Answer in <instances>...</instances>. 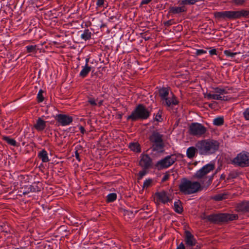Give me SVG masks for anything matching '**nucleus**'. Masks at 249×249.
Returning <instances> with one entry per match:
<instances>
[{"label":"nucleus","instance_id":"nucleus-22","mask_svg":"<svg viewBox=\"0 0 249 249\" xmlns=\"http://www.w3.org/2000/svg\"><path fill=\"white\" fill-rule=\"evenodd\" d=\"M38 157L43 162H47L49 161L48 153L47 151L44 149L40 151L38 153Z\"/></svg>","mask_w":249,"mask_h":249},{"label":"nucleus","instance_id":"nucleus-13","mask_svg":"<svg viewBox=\"0 0 249 249\" xmlns=\"http://www.w3.org/2000/svg\"><path fill=\"white\" fill-rule=\"evenodd\" d=\"M155 196L156 197V200L158 202H161L163 204H165L171 201L167 192L163 190L160 192H156Z\"/></svg>","mask_w":249,"mask_h":249},{"label":"nucleus","instance_id":"nucleus-49","mask_svg":"<svg viewBox=\"0 0 249 249\" xmlns=\"http://www.w3.org/2000/svg\"><path fill=\"white\" fill-rule=\"evenodd\" d=\"M169 175L168 174L165 175L162 178L161 181L165 182L169 179Z\"/></svg>","mask_w":249,"mask_h":249},{"label":"nucleus","instance_id":"nucleus-37","mask_svg":"<svg viewBox=\"0 0 249 249\" xmlns=\"http://www.w3.org/2000/svg\"><path fill=\"white\" fill-rule=\"evenodd\" d=\"M148 169H142V171H141L139 172V174H138V179L139 180L140 179H141L147 173V171H146V170H147Z\"/></svg>","mask_w":249,"mask_h":249},{"label":"nucleus","instance_id":"nucleus-8","mask_svg":"<svg viewBox=\"0 0 249 249\" xmlns=\"http://www.w3.org/2000/svg\"><path fill=\"white\" fill-rule=\"evenodd\" d=\"M214 169V165L212 163L207 164L204 166L200 169L198 170L195 174L194 177L197 179H203L202 181L206 183L208 181V177H206V176L210 173L211 171H213ZM212 176H211V177Z\"/></svg>","mask_w":249,"mask_h":249},{"label":"nucleus","instance_id":"nucleus-56","mask_svg":"<svg viewBox=\"0 0 249 249\" xmlns=\"http://www.w3.org/2000/svg\"><path fill=\"white\" fill-rule=\"evenodd\" d=\"M102 102H103V101H100V102H99V105H101L102 104Z\"/></svg>","mask_w":249,"mask_h":249},{"label":"nucleus","instance_id":"nucleus-14","mask_svg":"<svg viewBox=\"0 0 249 249\" xmlns=\"http://www.w3.org/2000/svg\"><path fill=\"white\" fill-rule=\"evenodd\" d=\"M185 242L187 246L193 247L196 244L194 236L188 231H185Z\"/></svg>","mask_w":249,"mask_h":249},{"label":"nucleus","instance_id":"nucleus-40","mask_svg":"<svg viewBox=\"0 0 249 249\" xmlns=\"http://www.w3.org/2000/svg\"><path fill=\"white\" fill-rule=\"evenodd\" d=\"M215 92L219 94H226L227 93L226 89L219 88H216L215 89Z\"/></svg>","mask_w":249,"mask_h":249},{"label":"nucleus","instance_id":"nucleus-27","mask_svg":"<svg viewBox=\"0 0 249 249\" xmlns=\"http://www.w3.org/2000/svg\"><path fill=\"white\" fill-rule=\"evenodd\" d=\"M202 0H181L180 1V5H193L196 2L202 1Z\"/></svg>","mask_w":249,"mask_h":249},{"label":"nucleus","instance_id":"nucleus-52","mask_svg":"<svg viewBox=\"0 0 249 249\" xmlns=\"http://www.w3.org/2000/svg\"><path fill=\"white\" fill-rule=\"evenodd\" d=\"M177 249H185V246L183 243H181L177 247Z\"/></svg>","mask_w":249,"mask_h":249},{"label":"nucleus","instance_id":"nucleus-19","mask_svg":"<svg viewBox=\"0 0 249 249\" xmlns=\"http://www.w3.org/2000/svg\"><path fill=\"white\" fill-rule=\"evenodd\" d=\"M205 98H207L209 100L214 99L218 100H227V98L225 96H221L219 94H211L210 93H206L204 94Z\"/></svg>","mask_w":249,"mask_h":249},{"label":"nucleus","instance_id":"nucleus-20","mask_svg":"<svg viewBox=\"0 0 249 249\" xmlns=\"http://www.w3.org/2000/svg\"><path fill=\"white\" fill-rule=\"evenodd\" d=\"M197 152H198V149L196 146V147H190L187 149V156L189 159H193L194 157H195L196 153Z\"/></svg>","mask_w":249,"mask_h":249},{"label":"nucleus","instance_id":"nucleus-36","mask_svg":"<svg viewBox=\"0 0 249 249\" xmlns=\"http://www.w3.org/2000/svg\"><path fill=\"white\" fill-rule=\"evenodd\" d=\"M43 92V91L42 89H40L37 94V101L38 102H42L44 100V97L42 94Z\"/></svg>","mask_w":249,"mask_h":249},{"label":"nucleus","instance_id":"nucleus-44","mask_svg":"<svg viewBox=\"0 0 249 249\" xmlns=\"http://www.w3.org/2000/svg\"><path fill=\"white\" fill-rule=\"evenodd\" d=\"M174 23L173 19L169 20L166 22H164V25L166 26H170V25H172Z\"/></svg>","mask_w":249,"mask_h":249},{"label":"nucleus","instance_id":"nucleus-6","mask_svg":"<svg viewBox=\"0 0 249 249\" xmlns=\"http://www.w3.org/2000/svg\"><path fill=\"white\" fill-rule=\"evenodd\" d=\"M231 163L240 167L249 166V153L243 151L238 154L231 160Z\"/></svg>","mask_w":249,"mask_h":249},{"label":"nucleus","instance_id":"nucleus-50","mask_svg":"<svg viewBox=\"0 0 249 249\" xmlns=\"http://www.w3.org/2000/svg\"><path fill=\"white\" fill-rule=\"evenodd\" d=\"M75 156L76 160H77L79 161H80V156H79V154L77 150L75 151Z\"/></svg>","mask_w":249,"mask_h":249},{"label":"nucleus","instance_id":"nucleus-29","mask_svg":"<svg viewBox=\"0 0 249 249\" xmlns=\"http://www.w3.org/2000/svg\"><path fill=\"white\" fill-rule=\"evenodd\" d=\"M227 196V195L226 194H219L214 196L213 198L216 201H220L226 199Z\"/></svg>","mask_w":249,"mask_h":249},{"label":"nucleus","instance_id":"nucleus-25","mask_svg":"<svg viewBox=\"0 0 249 249\" xmlns=\"http://www.w3.org/2000/svg\"><path fill=\"white\" fill-rule=\"evenodd\" d=\"M174 210L178 213H181L183 211V208L181 205V202L180 201H176L174 202Z\"/></svg>","mask_w":249,"mask_h":249},{"label":"nucleus","instance_id":"nucleus-10","mask_svg":"<svg viewBox=\"0 0 249 249\" xmlns=\"http://www.w3.org/2000/svg\"><path fill=\"white\" fill-rule=\"evenodd\" d=\"M176 158L174 155L167 156L163 159L158 161L155 166L159 170L167 168L173 164L176 160Z\"/></svg>","mask_w":249,"mask_h":249},{"label":"nucleus","instance_id":"nucleus-45","mask_svg":"<svg viewBox=\"0 0 249 249\" xmlns=\"http://www.w3.org/2000/svg\"><path fill=\"white\" fill-rule=\"evenodd\" d=\"M237 176H238L237 173H233V172L230 173L229 175V178H236Z\"/></svg>","mask_w":249,"mask_h":249},{"label":"nucleus","instance_id":"nucleus-53","mask_svg":"<svg viewBox=\"0 0 249 249\" xmlns=\"http://www.w3.org/2000/svg\"><path fill=\"white\" fill-rule=\"evenodd\" d=\"M79 130H80L81 133L83 134H84L86 132V130H85L84 127L82 126H80Z\"/></svg>","mask_w":249,"mask_h":249},{"label":"nucleus","instance_id":"nucleus-1","mask_svg":"<svg viewBox=\"0 0 249 249\" xmlns=\"http://www.w3.org/2000/svg\"><path fill=\"white\" fill-rule=\"evenodd\" d=\"M213 175L209 177L208 181L204 183L201 181V183L198 181H191L186 178H182L178 188L179 191L184 195H188L197 193L202 190L204 187H209L212 182Z\"/></svg>","mask_w":249,"mask_h":249},{"label":"nucleus","instance_id":"nucleus-39","mask_svg":"<svg viewBox=\"0 0 249 249\" xmlns=\"http://www.w3.org/2000/svg\"><path fill=\"white\" fill-rule=\"evenodd\" d=\"M232 2L235 5H242L245 2V0H232Z\"/></svg>","mask_w":249,"mask_h":249},{"label":"nucleus","instance_id":"nucleus-51","mask_svg":"<svg viewBox=\"0 0 249 249\" xmlns=\"http://www.w3.org/2000/svg\"><path fill=\"white\" fill-rule=\"evenodd\" d=\"M161 116L160 114L159 113H157V114L156 116L155 120L157 121L160 122V119H161Z\"/></svg>","mask_w":249,"mask_h":249},{"label":"nucleus","instance_id":"nucleus-47","mask_svg":"<svg viewBox=\"0 0 249 249\" xmlns=\"http://www.w3.org/2000/svg\"><path fill=\"white\" fill-rule=\"evenodd\" d=\"M105 0H98L97 2V5L99 7L102 6L104 3Z\"/></svg>","mask_w":249,"mask_h":249},{"label":"nucleus","instance_id":"nucleus-12","mask_svg":"<svg viewBox=\"0 0 249 249\" xmlns=\"http://www.w3.org/2000/svg\"><path fill=\"white\" fill-rule=\"evenodd\" d=\"M139 165L143 169H149L152 166V159L147 154H142L140 156Z\"/></svg>","mask_w":249,"mask_h":249},{"label":"nucleus","instance_id":"nucleus-35","mask_svg":"<svg viewBox=\"0 0 249 249\" xmlns=\"http://www.w3.org/2000/svg\"><path fill=\"white\" fill-rule=\"evenodd\" d=\"M214 17L218 19H224V14L223 11L222 12H215L213 14Z\"/></svg>","mask_w":249,"mask_h":249},{"label":"nucleus","instance_id":"nucleus-31","mask_svg":"<svg viewBox=\"0 0 249 249\" xmlns=\"http://www.w3.org/2000/svg\"><path fill=\"white\" fill-rule=\"evenodd\" d=\"M153 179L152 178H148L146 179L143 182L142 185V189H147L152 185Z\"/></svg>","mask_w":249,"mask_h":249},{"label":"nucleus","instance_id":"nucleus-2","mask_svg":"<svg viewBox=\"0 0 249 249\" xmlns=\"http://www.w3.org/2000/svg\"><path fill=\"white\" fill-rule=\"evenodd\" d=\"M196 146L198 148L200 155H210L218 150L219 143L216 140L206 139L198 141Z\"/></svg>","mask_w":249,"mask_h":249},{"label":"nucleus","instance_id":"nucleus-57","mask_svg":"<svg viewBox=\"0 0 249 249\" xmlns=\"http://www.w3.org/2000/svg\"><path fill=\"white\" fill-rule=\"evenodd\" d=\"M89 61V59H86V64H88V62Z\"/></svg>","mask_w":249,"mask_h":249},{"label":"nucleus","instance_id":"nucleus-16","mask_svg":"<svg viewBox=\"0 0 249 249\" xmlns=\"http://www.w3.org/2000/svg\"><path fill=\"white\" fill-rule=\"evenodd\" d=\"M187 8L185 5H182V6H172L169 9V14H179L181 13L186 12Z\"/></svg>","mask_w":249,"mask_h":249},{"label":"nucleus","instance_id":"nucleus-5","mask_svg":"<svg viewBox=\"0 0 249 249\" xmlns=\"http://www.w3.org/2000/svg\"><path fill=\"white\" fill-rule=\"evenodd\" d=\"M205 218L211 222L218 224L236 220L238 216L236 214L221 213L210 214L206 216Z\"/></svg>","mask_w":249,"mask_h":249},{"label":"nucleus","instance_id":"nucleus-43","mask_svg":"<svg viewBox=\"0 0 249 249\" xmlns=\"http://www.w3.org/2000/svg\"><path fill=\"white\" fill-rule=\"evenodd\" d=\"M88 102L92 106H96L97 105L95 100L94 98H89L88 100Z\"/></svg>","mask_w":249,"mask_h":249},{"label":"nucleus","instance_id":"nucleus-32","mask_svg":"<svg viewBox=\"0 0 249 249\" xmlns=\"http://www.w3.org/2000/svg\"><path fill=\"white\" fill-rule=\"evenodd\" d=\"M117 198V195L115 193H110L107 196V201L111 202L114 201Z\"/></svg>","mask_w":249,"mask_h":249},{"label":"nucleus","instance_id":"nucleus-23","mask_svg":"<svg viewBox=\"0 0 249 249\" xmlns=\"http://www.w3.org/2000/svg\"><path fill=\"white\" fill-rule=\"evenodd\" d=\"M91 67L89 66L88 64H86V65L83 68V69L80 72V76L83 78L85 77L91 71Z\"/></svg>","mask_w":249,"mask_h":249},{"label":"nucleus","instance_id":"nucleus-21","mask_svg":"<svg viewBox=\"0 0 249 249\" xmlns=\"http://www.w3.org/2000/svg\"><path fill=\"white\" fill-rule=\"evenodd\" d=\"M159 93L161 99L163 100L168 97L169 95V89L167 88H162L159 89Z\"/></svg>","mask_w":249,"mask_h":249},{"label":"nucleus","instance_id":"nucleus-17","mask_svg":"<svg viewBox=\"0 0 249 249\" xmlns=\"http://www.w3.org/2000/svg\"><path fill=\"white\" fill-rule=\"evenodd\" d=\"M163 101V104L167 107L177 105L178 103L176 97L173 94H172L171 98L167 97L166 99H164Z\"/></svg>","mask_w":249,"mask_h":249},{"label":"nucleus","instance_id":"nucleus-54","mask_svg":"<svg viewBox=\"0 0 249 249\" xmlns=\"http://www.w3.org/2000/svg\"><path fill=\"white\" fill-rule=\"evenodd\" d=\"M215 106V103H210V104H209V107L211 108H214V107Z\"/></svg>","mask_w":249,"mask_h":249},{"label":"nucleus","instance_id":"nucleus-34","mask_svg":"<svg viewBox=\"0 0 249 249\" xmlns=\"http://www.w3.org/2000/svg\"><path fill=\"white\" fill-rule=\"evenodd\" d=\"M27 190L26 191L23 192V195H26L29 193L30 192H35L36 191V188L33 185H29L27 186Z\"/></svg>","mask_w":249,"mask_h":249},{"label":"nucleus","instance_id":"nucleus-48","mask_svg":"<svg viewBox=\"0 0 249 249\" xmlns=\"http://www.w3.org/2000/svg\"><path fill=\"white\" fill-rule=\"evenodd\" d=\"M152 0H142L141 2V5L147 4L150 3Z\"/></svg>","mask_w":249,"mask_h":249},{"label":"nucleus","instance_id":"nucleus-11","mask_svg":"<svg viewBox=\"0 0 249 249\" xmlns=\"http://www.w3.org/2000/svg\"><path fill=\"white\" fill-rule=\"evenodd\" d=\"M55 119L62 126L69 125L73 121V118L71 116L62 114H57Z\"/></svg>","mask_w":249,"mask_h":249},{"label":"nucleus","instance_id":"nucleus-28","mask_svg":"<svg viewBox=\"0 0 249 249\" xmlns=\"http://www.w3.org/2000/svg\"><path fill=\"white\" fill-rule=\"evenodd\" d=\"M213 123L215 125H222L224 124V118L222 117H217L213 120Z\"/></svg>","mask_w":249,"mask_h":249},{"label":"nucleus","instance_id":"nucleus-41","mask_svg":"<svg viewBox=\"0 0 249 249\" xmlns=\"http://www.w3.org/2000/svg\"><path fill=\"white\" fill-rule=\"evenodd\" d=\"M243 116L246 120L249 121V107L245 109L243 112Z\"/></svg>","mask_w":249,"mask_h":249},{"label":"nucleus","instance_id":"nucleus-33","mask_svg":"<svg viewBox=\"0 0 249 249\" xmlns=\"http://www.w3.org/2000/svg\"><path fill=\"white\" fill-rule=\"evenodd\" d=\"M36 45H30L26 46V49L28 53H36Z\"/></svg>","mask_w":249,"mask_h":249},{"label":"nucleus","instance_id":"nucleus-42","mask_svg":"<svg viewBox=\"0 0 249 249\" xmlns=\"http://www.w3.org/2000/svg\"><path fill=\"white\" fill-rule=\"evenodd\" d=\"M207 53V51L202 49L196 50V55H199L201 54Z\"/></svg>","mask_w":249,"mask_h":249},{"label":"nucleus","instance_id":"nucleus-46","mask_svg":"<svg viewBox=\"0 0 249 249\" xmlns=\"http://www.w3.org/2000/svg\"><path fill=\"white\" fill-rule=\"evenodd\" d=\"M209 53L211 55H217V51L215 49H213L209 51Z\"/></svg>","mask_w":249,"mask_h":249},{"label":"nucleus","instance_id":"nucleus-24","mask_svg":"<svg viewBox=\"0 0 249 249\" xmlns=\"http://www.w3.org/2000/svg\"><path fill=\"white\" fill-rule=\"evenodd\" d=\"M129 148L131 150L135 152L140 153L141 151L140 145L138 142L130 143L129 145Z\"/></svg>","mask_w":249,"mask_h":249},{"label":"nucleus","instance_id":"nucleus-3","mask_svg":"<svg viewBox=\"0 0 249 249\" xmlns=\"http://www.w3.org/2000/svg\"><path fill=\"white\" fill-rule=\"evenodd\" d=\"M163 135L157 131H153L149 137L152 151L158 153H163L164 151Z\"/></svg>","mask_w":249,"mask_h":249},{"label":"nucleus","instance_id":"nucleus-15","mask_svg":"<svg viewBox=\"0 0 249 249\" xmlns=\"http://www.w3.org/2000/svg\"><path fill=\"white\" fill-rule=\"evenodd\" d=\"M235 210L238 212L249 213V201H243L237 204Z\"/></svg>","mask_w":249,"mask_h":249},{"label":"nucleus","instance_id":"nucleus-55","mask_svg":"<svg viewBox=\"0 0 249 249\" xmlns=\"http://www.w3.org/2000/svg\"><path fill=\"white\" fill-rule=\"evenodd\" d=\"M225 178V176L224 174L221 175L220 178L224 179Z\"/></svg>","mask_w":249,"mask_h":249},{"label":"nucleus","instance_id":"nucleus-26","mask_svg":"<svg viewBox=\"0 0 249 249\" xmlns=\"http://www.w3.org/2000/svg\"><path fill=\"white\" fill-rule=\"evenodd\" d=\"M91 33L89 29H86L84 33L81 35V38L85 40H87L91 38Z\"/></svg>","mask_w":249,"mask_h":249},{"label":"nucleus","instance_id":"nucleus-30","mask_svg":"<svg viewBox=\"0 0 249 249\" xmlns=\"http://www.w3.org/2000/svg\"><path fill=\"white\" fill-rule=\"evenodd\" d=\"M3 140L9 144L13 146L17 145V142L14 139H11L7 136H4L3 137Z\"/></svg>","mask_w":249,"mask_h":249},{"label":"nucleus","instance_id":"nucleus-9","mask_svg":"<svg viewBox=\"0 0 249 249\" xmlns=\"http://www.w3.org/2000/svg\"><path fill=\"white\" fill-rule=\"evenodd\" d=\"M189 131L193 136L201 137L206 133L207 128L201 124L194 123L190 125Z\"/></svg>","mask_w":249,"mask_h":249},{"label":"nucleus","instance_id":"nucleus-4","mask_svg":"<svg viewBox=\"0 0 249 249\" xmlns=\"http://www.w3.org/2000/svg\"><path fill=\"white\" fill-rule=\"evenodd\" d=\"M150 115V111L144 105L140 104L137 106L131 115L127 117V120H130L133 122L139 119L145 120L149 118Z\"/></svg>","mask_w":249,"mask_h":249},{"label":"nucleus","instance_id":"nucleus-7","mask_svg":"<svg viewBox=\"0 0 249 249\" xmlns=\"http://www.w3.org/2000/svg\"><path fill=\"white\" fill-rule=\"evenodd\" d=\"M224 19L233 20L240 18L242 17H247L249 15V11L241 10L240 11H223Z\"/></svg>","mask_w":249,"mask_h":249},{"label":"nucleus","instance_id":"nucleus-18","mask_svg":"<svg viewBox=\"0 0 249 249\" xmlns=\"http://www.w3.org/2000/svg\"><path fill=\"white\" fill-rule=\"evenodd\" d=\"M46 122L43 120L41 118H38L34 126L36 130L40 131L45 129L46 126Z\"/></svg>","mask_w":249,"mask_h":249},{"label":"nucleus","instance_id":"nucleus-38","mask_svg":"<svg viewBox=\"0 0 249 249\" xmlns=\"http://www.w3.org/2000/svg\"><path fill=\"white\" fill-rule=\"evenodd\" d=\"M239 53H232L230 50H225L224 51V53L227 56L233 57Z\"/></svg>","mask_w":249,"mask_h":249}]
</instances>
